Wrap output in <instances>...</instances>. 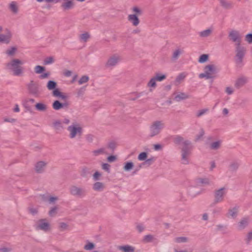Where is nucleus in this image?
Wrapping results in <instances>:
<instances>
[{
    "mask_svg": "<svg viewBox=\"0 0 252 252\" xmlns=\"http://www.w3.org/2000/svg\"><path fill=\"white\" fill-rule=\"evenodd\" d=\"M25 62L18 59H14L7 63V69L11 71L14 75L21 76L24 74V68L22 65Z\"/></svg>",
    "mask_w": 252,
    "mask_h": 252,
    "instance_id": "nucleus-1",
    "label": "nucleus"
},
{
    "mask_svg": "<svg viewBox=\"0 0 252 252\" xmlns=\"http://www.w3.org/2000/svg\"><path fill=\"white\" fill-rule=\"evenodd\" d=\"M177 143L182 145V160L184 164L188 163V158L190 153L191 146L188 141L184 140L181 137H177L175 138Z\"/></svg>",
    "mask_w": 252,
    "mask_h": 252,
    "instance_id": "nucleus-2",
    "label": "nucleus"
},
{
    "mask_svg": "<svg viewBox=\"0 0 252 252\" xmlns=\"http://www.w3.org/2000/svg\"><path fill=\"white\" fill-rule=\"evenodd\" d=\"M203 71L199 74L198 77L200 79H213L216 77L218 71L217 66L214 63H210L206 65L203 68Z\"/></svg>",
    "mask_w": 252,
    "mask_h": 252,
    "instance_id": "nucleus-3",
    "label": "nucleus"
},
{
    "mask_svg": "<svg viewBox=\"0 0 252 252\" xmlns=\"http://www.w3.org/2000/svg\"><path fill=\"white\" fill-rule=\"evenodd\" d=\"M131 13L127 15V19L128 21L134 27L139 26L140 23L139 16L143 13V10L141 8L134 6L131 8Z\"/></svg>",
    "mask_w": 252,
    "mask_h": 252,
    "instance_id": "nucleus-4",
    "label": "nucleus"
},
{
    "mask_svg": "<svg viewBox=\"0 0 252 252\" xmlns=\"http://www.w3.org/2000/svg\"><path fill=\"white\" fill-rule=\"evenodd\" d=\"M164 127V123L161 121L153 122L149 127V136L153 137L159 134Z\"/></svg>",
    "mask_w": 252,
    "mask_h": 252,
    "instance_id": "nucleus-5",
    "label": "nucleus"
},
{
    "mask_svg": "<svg viewBox=\"0 0 252 252\" xmlns=\"http://www.w3.org/2000/svg\"><path fill=\"white\" fill-rule=\"evenodd\" d=\"M70 138L80 137L83 133V128L81 125L77 123H72L67 128Z\"/></svg>",
    "mask_w": 252,
    "mask_h": 252,
    "instance_id": "nucleus-6",
    "label": "nucleus"
},
{
    "mask_svg": "<svg viewBox=\"0 0 252 252\" xmlns=\"http://www.w3.org/2000/svg\"><path fill=\"white\" fill-rule=\"evenodd\" d=\"M235 60L237 64L242 63L245 54L246 48L241 44H236L235 47Z\"/></svg>",
    "mask_w": 252,
    "mask_h": 252,
    "instance_id": "nucleus-7",
    "label": "nucleus"
},
{
    "mask_svg": "<svg viewBox=\"0 0 252 252\" xmlns=\"http://www.w3.org/2000/svg\"><path fill=\"white\" fill-rule=\"evenodd\" d=\"M37 230H41L44 231H48L50 230L51 226L49 223L46 220H40L35 224Z\"/></svg>",
    "mask_w": 252,
    "mask_h": 252,
    "instance_id": "nucleus-8",
    "label": "nucleus"
},
{
    "mask_svg": "<svg viewBox=\"0 0 252 252\" xmlns=\"http://www.w3.org/2000/svg\"><path fill=\"white\" fill-rule=\"evenodd\" d=\"M34 72L37 74H40V79H45L49 77L50 75L49 72H44L45 71V68L44 66L37 65L34 67Z\"/></svg>",
    "mask_w": 252,
    "mask_h": 252,
    "instance_id": "nucleus-9",
    "label": "nucleus"
},
{
    "mask_svg": "<svg viewBox=\"0 0 252 252\" xmlns=\"http://www.w3.org/2000/svg\"><path fill=\"white\" fill-rule=\"evenodd\" d=\"M230 40L232 41L236 44H241V35L239 32L237 31H231L229 33L228 35Z\"/></svg>",
    "mask_w": 252,
    "mask_h": 252,
    "instance_id": "nucleus-10",
    "label": "nucleus"
},
{
    "mask_svg": "<svg viewBox=\"0 0 252 252\" xmlns=\"http://www.w3.org/2000/svg\"><path fill=\"white\" fill-rule=\"evenodd\" d=\"M227 193V189L225 188H221L216 191L215 199L217 202H220L223 200L224 197Z\"/></svg>",
    "mask_w": 252,
    "mask_h": 252,
    "instance_id": "nucleus-11",
    "label": "nucleus"
},
{
    "mask_svg": "<svg viewBox=\"0 0 252 252\" xmlns=\"http://www.w3.org/2000/svg\"><path fill=\"white\" fill-rule=\"evenodd\" d=\"M121 61V57L118 55H114L111 56L106 63L107 67H113L116 65Z\"/></svg>",
    "mask_w": 252,
    "mask_h": 252,
    "instance_id": "nucleus-12",
    "label": "nucleus"
},
{
    "mask_svg": "<svg viewBox=\"0 0 252 252\" xmlns=\"http://www.w3.org/2000/svg\"><path fill=\"white\" fill-rule=\"evenodd\" d=\"M75 5L74 0H63L61 5V7L63 11H66L74 8Z\"/></svg>",
    "mask_w": 252,
    "mask_h": 252,
    "instance_id": "nucleus-13",
    "label": "nucleus"
},
{
    "mask_svg": "<svg viewBox=\"0 0 252 252\" xmlns=\"http://www.w3.org/2000/svg\"><path fill=\"white\" fill-rule=\"evenodd\" d=\"M188 192L189 194L192 197H194L200 194L201 192L200 189L197 187H194L193 184L192 183L190 187L188 188Z\"/></svg>",
    "mask_w": 252,
    "mask_h": 252,
    "instance_id": "nucleus-14",
    "label": "nucleus"
},
{
    "mask_svg": "<svg viewBox=\"0 0 252 252\" xmlns=\"http://www.w3.org/2000/svg\"><path fill=\"white\" fill-rule=\"evenodd\" d=\"M47 163L44 161H38L35 165V170L37 172L41 173L44 171Z\"/></svg>",
    "mask_w": 252,
    "mask_h": 252,
    "instance_id": "nucleus-15",
    "label": "nucleus"
},
{
    "mask_svg": "<svg viewBox=\"0 0 252 252\" xmlns=\"http://www.w3.org/2000/svg\"><path fill=\"white\" fill-rule=\"evenodd\" d=\"M70 192L73 195L81 196L84 194V191L82 189L73 186L70 189Z\"/></svg>",
    "mask_w": 252,
    "mask_h": 252,
    "instance_id": "nucleus-16",
    "label": "nucleus"
},
{
    "mask_svg": "<svg viewBox=\"0 0 252 252\" xmlns=\"http://www.w3.org/2000/svg\"><path fill=\"white\" fill-rule=\"evenodd\" d=\"M247 82L248 79L247 78L244 77H240L236 81L235 83V86L237 88H239L245 85Z\"/></svg>",
    "mask_w": 252,
    "mask_h": 252,
    "instance_id": "nucleus-17",
    "label": "nucleus"
},
{
    "mask_svg": "<svg viewBox=\"0 0 252 252\" xmlns=\"http://www.w3.org/2000/svg\"><path fill=\"white\" fill-rule=\"evenodd\" d=\"M238 213V208L233 207L229 209L227 213V217L229 218H235Z\"/></svg>",
    "mask_w": 252,
    "mask_h": 252,
    "instance_id": "nucleus-18",
    "label": "nucleus"
},
{
    "mask_svg": "<svg viewBox=\"0 0 252 252\" xmlns=\"http://www.w3.org/2000/svg\"><path fill=\"white\" fill-rule=\"evenodd\" d=\"M35 108L40 112H46L48 109V105L44 102H38L35 105Z\"/></svg>",
    "mask_w": 252,
    "mask_h": 252,
    "instance_id": "nucleus-19",
    "label": "nucleus"
},
{
    "mask_svg": "<svg viewBox=\"0 0 252 252\" xmlns=\"http://www.w3.org/2000/svg\"><path fill=\"white\" fill-rule=\"evenodd\" d=\"M118 249L121 252H134L135 251L134 248L129 245L120 246Z\"/></svg>",
    "mask_w": 252,
    "mask_h": 252,
    "instance_id": "nucleus-20",
    "label": "nucleus"
},
{
    "mask_svg": "<svg viewBox=\"0 0 252 252\" xmlns=\"http://www.w3.org/2000/svg\"><path fill=\"white\" fill-rule=\"evenodd\" d=\"M105 188V185L100 182H96L93 185V189L96 191H102Z\"/></svg>",
    "mask_w": 252,
    "mask_h": 252,
    "instance_id": "nucleus-21",
    "label": "nucleus"
},
{
    "mask_svg": "<svg viewBox=\"0 0 252 252\" xmlns=\"http://www.w3.org/2000/svg\"><path fill=\"white\" fill-rule=\"evenodd\" d=\"M90 34L88 32H84L79 36V39L81 42H86L90 38Z\"/></svg>",
    "mask_w": 252,
    "mask_h": 252,
    "instance_id": "nucleus-22",
    "label": "nucleus"
},
{
    "mask_svg": "<svg viewBox=\"0 0 252 252\" xmlns=\"http://www.w3.org/2000/svg\"><path fill=\"white\" fill-rule=\"evenodd\" d=\"M221 5L225 8L230 9L233 7L232 2L227 0H219Z\"/></svg>",
    "mask_w": 252,
    "mask_h": 252,
    "instance_id": "nucleus-23",
    "label": "nucleus"
},
{
    "mask_svg": "<svg viewBox=\"0 0 252 252\" xmlns=\"http://www.w3.org/2000/svg\"><path fill=\"white\" fill-rule=\"evenodd\" d=\"M189 96L188 94L183 93H179L175 95L174 99L177 101H179L182 100L186 99Z\"/></svg>",
    "mask_w": 252,
    "mask_h": 252,
    "instance_id": "nucleus-24",
    "label": "nucleus"
},
{
    "mask_svg": "<svg viewBox=\"0 0 252 252\" xmlns=\"http://www.w3.org/2000/svg\"><path fill=\"white\" fill-rule=\"evenodd\" d=\"M52 94L54 96L59 97L63 99H65L66 98V96L63 93H62L60 90L56 88L53 90Z\"/></svg>",
    "mask_w": 252,
    "mask_h": 252,
    "instance_id": "nucleus-25",
    "label": "nucleus"
},
{
    "mask_svg": "<svg viewBox=\"0 0 252 252\" xmlns=\"http://www.w3.org/2000/svg\"><path fill=\"white\" fill-rule=\"evenodd\" d=\"M209 55L208 54H202L198 58V62L200 63H204L209 61Z\"/></svg>",
    "mask_w": 252,
    "mask_h": 252,
    "instance_id": "nucleus-26",
    "label": "nucleus"
},
{
    "mask_svg": "<svg viewBox=\"0 0 252 252\" xmlns=\"http://www.w3.org/2000/svg\"><path fill=\"white\" fill-rule=\"evenodd\" d=\"M248 219L247 218H244L241 220L238 224V229H241L244 228L248 223Z\"/></svg>",
    "mask_w": 252,
    "mask_h": 252,
    "instance_id": "nucleus-27",
    "label": "nucleus"
},
{
    "mask_svg": "<svg viewBox=\"0 0 252 252\" xmlns=\"http://www.w3.org/2000/svg\"><path fill=\"white\" fill-rule=\"evenodd\" d=\"M157 81L156 80V79L153 77L150 80V81L148 82V84H147V86L151 88L150 89V90L151 91H152L153 89H155L156 86H157V84H156V82Z\"/></svg>",
    "mask_w": 252,
    "mask_h": 252,
    "instance_id": "nucleus-28",
    "label": "nucleus"
},
{
    "mask_svg": "<svg viewBox=\"0 0 252 252\" xmlns=\"http://www.w3.org/2000/svg\"><path fill=\"white\" fill-rule=\"evenodd\" d=\"M9 8L10 10L14 13H17L18 11V4L15 1H12L10 3Z\"/></svg>",
    "mask_w": 252,
    "mask_h": 252,
    "instance_id": "nucleus-29",
    "label": "nucleus"
},
{
    "mask_svg": "<svg viewBox=\"0 0 252 252\" xmlns=\"http://www.w3.org/2000/svg\"><path fill=\"white\" fill-rule=\"evenodd\" d=\"M30 92L32 94L36 96H38L40 94L38 87L33 85L30 87Z\"/></svg>",
    "mask_w": 252,
    "mask_h": 252,
    "instance_id": "nucleus-30",
    "label": "nucleus"
},
{
    "mask_svg": "<svg viewBox=\"0 0 252 252\" xmlns=\"http://www.w3.org/2000/svg\"><path fill=\"white\" fill-rule=\"evenodd\" d=\"M64 106V105L63 104L61 103L58 100L55 101L52 105L53 109L56 110H58L63 108Z\"/></svg>",
    "mask_w": 252,
    "mask_h": 252,
    "instance_id": "nucleus-31",
    "label": "nucleus"
},
{
    "mask_svg": "<svg viewBox=\"0 0 252 252\" xmlns=\"http://www.w3.org/2000/svg\"><path fill=\"white\" fill-rule=\"evenodd\" d=\"M46 87L48 90L53 91L56 88L57 83L55 81L50 80L47 82Z\"/></svg>",
    "mask_w": 252,
    "mask_h": 252,
    "instance_id": "nucleus-32",
    "label": "nucleus"
},
{
    "mask_svg": "<svg viewBox=\"0 0 252 252\" xmlns=\"http://www.w3.org/2000/svg\"><path fill=\"white\" fill-rule=\"evenodd\" d=\"M93 154L94 156H97L100 155L107 154V153L106 151V149L103 148L94 151Z\"/></svg>",
    "mask_w": 252,
    "mask_h": 252,
    "instance_id": "nucleus-33",
    "label": "nucleus"
},
{
    "mask_svg": "<svg viewBox=\"0 0 252 252\" xmlns=\"http://www.w3.org/2000/svg\"><path fill=\"white\" fill-rule=\"evenodd\" d=\"M212 32V31L210 29L205 30L199 33L200 36L202 37H206L209 36Z\"/></svg>",
    "mask_w": 252,
    "mask_h": 252,
    "instance_id": "nucleus-34",
    "label": "nucleus"
},
{
    "mask_svg": "<svg viewBox=\"0 0 252 252\" xmlns=\"http://www.w3.org/2000/svg\"><path fill=\"white\" fill-rule=\"evenodd\" d=\"M95 247L94 243L88 242L84 246V249L86 251H91L93 250Z\"/></svg>",
    "mask_w": 252,
    "mask_h": 252,
    "instance_id": "nucleus-35",
    "label": "nucleus"
},
{
    "mask_svg": "<svg viewBox=\"0 0 252 252\" xmlns=\"http://www.w3.org/2000/svg\"><path fill=\"white\" fill-rule=\"evenodd\" d=\"M134 166V164L133 162H127L125 163L124 166V169L126 171H128L130 170L133 168Z\"/></svg>",
    "mask_w": 252,
    "mask_h": 252,
    "instance_id": "nucleus-36",
    "label": "nucleus"
},
{
    "mask_svg": "<svg viewBox=\"0 0 252 252\" xmlns=\"http://www.w3.org/2000/svg\"><path fill=\"white\" fill-rule=\"evenodd\" d=\"M17 51V48L15 47H11L8 49L6 51V53L9 56H13L15 55Z\"/></svg>",
    "mask_w": 252,
    "mask_h": 252,
    "instance_id": "nucleus-37",
    "label": "nucleus"
},
{
    "mask_svg": "<svg viewBox=\"0 0 252 252\" xmlns=\"http://www.w3.org/2000/svg\"><path fill=\"white\" fill-rule=\"evenodd\" d=\"M148 157V153L146 152H142L138 156V159L139 161L146 160Z\"/></svg>",
    "mask_w": 252,
    "mask_h": 252,
    "instance_id": "nucleus-38",
    "label": "nucleus"
},
{
    "mask_svg": "<svg viewBox=\"0 0 252 252\" xmlns=\"http://www.w3.org/2000/svg\"><path fill=\"white\" fill-rule=\"evenodd\" d=\"M154 77L156 79L157 81H162L166 78V76L164 74H161L159 73L156 74Z\"/></svg>",
    "mask_w": 252,
    "mask_h": 252,
    "instance_id": "nucleus-39",
    "label": "nucleus"
},
{
    "mask_svg": "<svg viewBox=\"0 0 252 252\" xmlns=\"http://www.w3.org/2000/svg\"><path fill=\"white\" fill-rule=\"evenodd\" d=\"M182 53V51L180 49H178L175 50L173 52L172 58L175 60L179 58V57L180 56V55Z\"/></svg>",
    "mask_w": 252,
    "mask_h": 252,
    "instance_id": "nucleus-40",
    "label": "nucleus"
},
{
    "mask_svg": "<svg viewBox=\"0 0 252 252\" xmlns=\"http://www.w3.org/2000/svg\"><path fill=\"white\" fill-rule=\"evenodd\" d=\"M55 61L54 58L53 57H49L45 58L44 60V64H50L53 63Z\"/></svg>",
    "mask_w": 252,
    "mask_h": 252,
    "instance_id": "nucleus-41",
    "label": "nucleus"
},
{
    "mask_svg": "<svg viewBox=\"0 0 252 252\" xmlns=\"http://www.w3.org/2000/svg\"><path fill=\"white\" fill-rule=\"evenodd\" d=\"M89 78L87 76H83L81 77V78L78 81V83L79 85H82L83 84L87 83L89 81Z\"/></svg>",
    "mask_w": 252,
    "mask_h": 252,
    "instance_id": "nucleus-42",
    "label": "nucleus"
},
{
    "mask_svg": "<svg viewBox=\"0 0 252 252\" xmlns=\"http://www.w3.org/2000/svg\"><path fill=\"white\" fill-rule=\"evenodd\" d=\"M221 144V142L220 141H215L213 142L211 145V148L212 149H218Z\"/></svg>",
    "mask_w": 252,
    "mask_h": 252,
    "instance_id": "nucleus-43",
    "label": "nucleus"
},
{
    "mask_svg": "<svg viewBox=\"0 0 252 252\" xmlns=\"http://www.w3.org/2000/svg\"><path fill=\"white\" fill-rule=\"evenodd\" d=\"M101 176H102V174L100 172H99L98 171H96L93 174V178L94 181H97V180H99V179L100 178Z\"/></svg>",
    "mask_w": 252,
    "mask_h": 252,
    "instance_id": "nucleus-44",
    "label": "nucleus"
},
{
    "mask_svg": "<svg viewBox=\"0 0 252 252\" xmlns=\"http://www.w3.org/2000/svg\"><path fill=\"white\" fill-rule=\"evenodd\" d=\"M53 126L58 129H59L63 127V125L62 122L60 121H56L53 124Z\"/></svg>",
    "mask_w": 252,
    "mask_h": 252,
    "instance_id": "nucleus-45",
    "label": "nucleus"
},
{
    "mask_svg": "<svg viewBox=\"0 0 252 252\" xmlns=\"http://www.w3.org/2000/svg\"><path fill=\"white\" fill-rule=\"evenodd\" d=\"M58 212V209L57 207H54L52 208L50 211L49 212V215L51 217H54L55 216Z\"/></svg>",
    "mask_w": 252,
    "mask_h": 252,
    "instance_id": "nucleus-46",
    "label": "nucleus"
},
{
    "mask_svg": "<svg viewBox=\"0 0 252 252\" xmlns=\"http://www.w3.org/2000/svg\"><path fill=\"white\" fill-rule=\"evenodd\" d=\"M197 184H208L209 183V180L207 179H198L196 181Z\"/></svg>",
    "mask_w": 252,
    "mask_h": 252,
    "instance_id": "nucleus-47",
    "label": "nucleus"
},
{
    "mask_svg": "<svg viewBox=\"0 0 252 252\" xmlns=\"http://www.w3.org/2000/svg\"><path fill=\"white\" fill-rule=\"evenodd\" d=\"M187 76V74L185 73H182L180 74L177 77L176 80L178 82H180L183 80H184L186 77Z\"/></svg>",
    "mask_w": 252,
    "mask_h": 252,
    "instance_id": "nucleus-48",
    "label": "nucleus"
},
{
    "mask_svg": "<svg viewBox=\"0 0 252 252\" xmlns=\"http://www.w3.org/2000/svg\"><path fill=\"white\" fill-rule=\"evenodd\" d=\"M245 40L249 43H252V34L249 33L245 36Z\"/></svg>",
    "mask_w": 252,
    "mask_h": 252,
    "instance_id": "nucleus-49",
    "label": "nucleus"
},
{
    "mask_svg": "<svg viewBox=\"0 0 252 252\" xmlns=\"http://www.w3.org/2000/svg\"><path fill=\"white\" fill-rule=\"evenodd\" d=\"M234 91V88L232 87H227L225 90V93L229 95L232 94Z\"/></svg>",
    "mask_w": 252,
    "mask_h": 252,
    "instance_id": "nucleus-50",
    "label": "nucleus"
},
{
    "mask_svg": "<svg viewBox=\"0 0 252 252\" xmlns=\"http://www.w3.org/2000/svg\"><path fill=\"white\" fill-rule=\"evenodd\" d=\"M85 91V88H81L77 91V94L78 96L82 95Z\"/></svg>",
    "mask_w": 252,
    "mask_h": 252,
    "instance_id": "nucleus-51",
    "label": "nucleus"
},
{
    "mask_svg": "<svg viewBox=\"0 0 252 252\" xmlns=\"http://www.w3.org/2000/svg\"><path fill=\"white\" fill-rule=\"evenodd\" d=\"M110 165L108 163H103L102 164V169L107 171L109 172V169H110Z\"/></svg>",
    "mask_w": 252,
    "mask_h": 252,
    "instance_id": "nucleus-52",
    "label": "nucleus"
},
{
    "mask_svg": "<svg viewBox=\"0 0 252 252\" xmlns=\"http://www.w3.org/2000/svg\"><path fill=\"white\" fill-rule=\"evenodd\" d=\"M117 146V144L114 142H111L108 145V147L112 150H114Z\"/></svg>",
    "mask_w": 252,
    "mask_h": 252,
    "instance_id": "nucleus-53",
    "label": "nucleus"
},
{
    "mask_svg": "<svg viewBox=\"0 0 252 252\" xmlns=\"http://www.w3.org/2000/svg\"><path fill=\"white\" fill-rule=\"evenodd\" d=\"M59 227L60 229L63 230L66 229L68 227V226L65 223L61 222L59 224Z\"/></svg>",
    "mask_w": 252,
    "mask_h": 252,
    "instance_id": "nucleus-54",
    "label": "nucleus"
},
{
    "mask_svg": "<svg viewBox=\"0 0 252 252\" xmlns=\"http://www.w3.org/2000/svg\"><path fill=\"white\" fill-rule=\"evenodd\" d=\"M58 200V198L56 197H53V196H50L48 199V201L49 202V203H54L56 201H57Z\"/></svg>",
    "mask_w": 252,
    "mask_h": 252,
    "instance_id": "nucleus-55",
    "label": "nucleus"
},
{
    "mask_svg": "<svg viewBox=\"0 0 252 252\" xmlns=\"http://www.w3.org/2000/svg\"><path fill=\"white\" fill-rule=\"evenodd\" d=\"M187 240V239L185 237H179L176 239V241L179 243L186 242Z\"/></svg>",
    "mask_w": 252,
    "mask_h": 252,
    "instance_id": "nucleus-56",
    "label": "nucleus"
},
{
    "mask_svg": "<svg viewBox=\"0 0 252 252\" xmlns=\"http://www.w3.org/2000/svg\"><path fill=\"white\" fill-rule=\"evenodd\" d=\"M116 160V157L115 156H110L107 158V160L109 162H113Z\"/></svg>",
    "mask_w": 252,
    "mask_h": 252,
    "instance_id": "nucleus-57",
    "label": "nucleus"
},
{
    "mask_svg": "<svg viewBox=\"0 0 252 252\" xmlns=\"http://www.w3.org/2000/svg\"><path fill=\"white\" fill-rule=\"evenodd\" d=\"M207 111H208V109H202V110H200V111L197 113V116L198 117L201 116H202V115H203V114H204L205 113H206Z\"/></svg>",
    "mask_w": 252,
    "mask_h": 252,
    "instance_id": "nucleus-58",
    "label": "nucleus"
},
{
    "mask_svg": "<svg viewBox=\"0 0 252 252\" xmlns=\"http://www.w3.org/2000/svg\"><path fill=\"white\" fill-rule=\"evenodd\" d=\"M153 236L152 235H146L145 236L144 240L146 242H149L151 241L153 239Z\"/></svg>",
    "mask_w": 252,
    "mask_h": 252,
    "instance_id": "nucleus-59",
    "label": "nucleus"
},
{
    "mask_svg": "<svg viewBox=\"0 0 252 252\" xmlns=\"http://www.w3.org/2000/svg\"><path fill=\"white\" fill-rule=\"evenodd\" d=\"M63 75L66 77H69L72 74V72L70 70H66L63 71Z\"/></svg>",
    "mask_w": 252,
    "mask_h": 252,
    "instance_id": "nucleus-60",
    "label": "nucleus"
},
{
    "mask_svg": "<svg viewBox=\"0 0 252 252\" xmlns=\"http://www.w3.org/2000/svg\"><path fill=\"white\" fill-rule=\"evenodd\" d=\"M136 228L139 232H142L144 229V226L141 224H138L136 226Z\"/></svg>",
    "mask_w": 252,
    "mask_h": 252,
    "instance_id": "nucleus-61",
    "label": "nucleus"
},
{
    "mask_svg": "<svg viewBox=\"0 0 252 252\" xmlns=\"http://www.w3.org/2000/svg\"><path fill=\"white\" fill-rule=\"evenodd\" d=\"M29 212L32 214H36L37 212V211L36 209H34V208H30L29 209Z\"/></svg>",
    "mask_w": 252,
    "mask_h": 252,
    "instance_id": "nucleus-62",
    "label": "nucleus"
},
{
    "mask_svg": "<svg viewBox=\"0 0 252 252\" xmlns=\"http://www.w3.org/2000/svg\"><path fill=\"white\" fill-rule=\"evenodd\" d=\"M154 149L156 151L158 150L161 148V146L159 144L154 145Z\"/></svg>",
    "mask_w": 252,
    "mask_h": 252,
    "instance_id": "nucleus-63",
    "label": "nucleus"
},
{
    "mask_svg": "<svg viewBox=\"0 0 252 252\" xmlns=\"http://www.w3.org/2000/svg\"><path fill=\"white\" fill-rule=\"evenodd\" d=\"M13 111L15 112H19L20 111V108L18 104H16L14 106V108L13 109Z\"/></svg>",
    "mask_w": 252,
    "mask_h": 252,
    "instance_id": "nucleus-64",
    "label": "nucleus"
}]
</instances>
